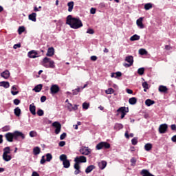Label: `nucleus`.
Wrapping results in <instances>:
<instances>
[{
	"label": "nucleus",
	"mask_w": 176,
	"mask_h": 176,
	"mask_svg": "<svg viewBox=\"0 0 176 176\" xmlns=\"http://www.w3.org/2000/svg\"><path fill=\"white\" fill-rule=\"evenodd\" d=\"M66 24L70 26L73 30H78L83 27V23L79 18H74L72 15H68L66 20Z\"/></svg>",
	"instance_id": "nucleus-1"
},
{
	"label": "nucleus",
	"mask_w": 176,
	"mask_h": 176,
	"mask_svg": "<svg viewBox=\"0 0 176 176\" xmlns=\"http://www.w3.org/2000/svg\"><path fill=\"white\" fill-rule=\"evenodd\" d=\"M5 137L8 142H13V140H16V141H17L19 137L22 138V140L25 138V135H23V132H20L19 131H16L14 133L9 132L5 135Z\"/></svg>",
	"instance_id": "nucleus-2"
},
{
	"label": "nucleus",
	"mask_w": 176,
	"mask_h": 176,
	"mask_svg": "<svg viewBox=\"0 0 176 176\" xmlns=\"http://www.w3.org/2000/svg\"><path fill=\"white\" fill-rule=\"evenodd\" d=\"M42 65L45 68H51L52 69H54V68H56V63H54V60L47 57H45L43 59Z\"/></svg>",
	"instance_id": "nucleus-3"
},
{
	"label": "nucleus",
	"mask_w": 176,
	"mask_h": 176,
	"mask_svg": "<svg viewBox=\"0 0 176 176\" xmlns=\"http://www.w3.org/2000/svg\"><path fill=\"white\" fill-rule=\"evenodd\" d=\"M3 151V160H4V162H10V160H12V155H10L12 150H10V147H5Z\"/></svg>",
	"instance_id": "nucleus-4"
},
{
	"label": "nucleus",
	"mask_w": 176,
	"mask_h": 176,
	"mask_svg": "<svg viewBox=\"0 0 176 176\" xmlns=\"http://www.w3.org/2000/svg\"><path fill=\"white\" fill-rule=\"evenodd\" d=\"M59 159L60 162H63V165L65 168H69V167H71V162L68 160L67 155H60Z\"/></svg>",
	"instance_id": "nucleus-5"
},
{
	"label": "nucleus",
	"mask_w": 176,
	"mask_h": 176,
	"mask_svg": "<svg viewBox=\"0 0 176 176\" xmlns=\"http://www.w3.org/2000/svg\"><path fill=\"white\" fill-rule=\"evenodd\" d=\"M96 148L98 151L101 149H109V148H111V144L106 142H101L96 145Z\"/></svg>",
	"instance_id": "nucleus-6"
},
{
	"label": "nucleus",
	"mask_w": 176,
	"mask_h": 176,
	"mask_svg": "<svg viewBox=\"0 0 176 176\" xmlns=\"http://www.w3.org/2000/svg\"><path fill=\"white\" fill-rule=\"evenodd\" d=\"M125 61H126V63H124V67H131V65H133V63H134V58L133 57V56H128L125 58Z\"/></svg>",
	"instance_id": "nucleus-7"
},
{
	"label": "nucleus",
	"mask_w": 176,
	"mask_h": 176,
	"mask_svg": "<svg viewBox=\"0 0 176 176\" xmlns=\"http://www.w3.org/2000/svg\"><path fill=\"white\" fill-rule=\"evenodd\" d=\"M52 126L55 129V134H60V132L61 131V124L56 121L52 123Z\"/></svg>",
	"instance_id": "nucleus-8"
},
{
	"label": "nucleus",
	"mask_w": 176,
	"mask_h": 176,
	"mask_svg": "<svg viewBox=\"0 0 176 176\" xmlns=\"http://www.w3.org/2000/svg\"><path fill=\"white\" fill-rule=\"evenodd\" d=\"M74 162L76 164L79 165L80 163H86L87 159L85 156H77L74 158Z\"/></svg>",
	"instance_id": "nucleus-9"
},
{
	"label": "nucleus",
	"mask_w": 176,
	"mask_h": 176,
	"mask_svg": "<svg viewBox=\"0 0 176 176\" xmlns=\"http://www.w3.org/2000/svg\"><path fill=\"white\" fill-rule=\"evenodd\" d=\"M28 56L29 58H36V57H39V53L38 51L32 50L28 53Z\"/></svg>",
	"instance_id": "nucleus-10"
},
{
	"label": "nucleus",
	"mask_w": 176,
	"mask_h": 176,
	"mask_svg": "<svg viewBox=\"0 0 176 176\" xmlns=\"http://www.w3.org/2000/svg\"><path fill=\"white\" fill-rule=\"evenodd\" d=\"M142 21H144V17H140L136 21V25L140 30H144V28H145V25Z\"/></svg>",
	"instance_id": "nucleus-11"
},
{
	"label": "nucleus",
	"mask_w": 176,
	"mask_h": 176,
	"mask_svg": "<svg viewBox=\"0 0 176 176\" xmlns=\"http://www.w3.org/2000/svg\"><path fill=\"white\" fill-rule=\"evenodd\" d=\"M51 94H57L60 91V87L57 85H52L50 88Z\"/></svg>",
	"instance_id": "nucleus-12"
},
{
	"label": "nucleus",
	"mask_w": 176,
	"mask_h": 176,
	"mask_svg": "<svg viewBox=\"0 0 176 176\" xmlns=\"http://www.w3.org/2000/svg\"><path fill=\"white\" fill-rule=\"evenodd\" d=\"M167 129H168L167 124H162L159 127V133L160 134H164L167 131Z\"/></svg>",
	"instance_id": "nucleus-13"
},
{
	"label": "nucleus",
	"mask_w": 176,
	"mask_h": 176,
	"mask_svg": "<svg viewBox=\"0 0 176 176\" xmlns=\"http://www.w3.org/2000/svg\"><path fill=\"white\" fill-rule=\"evenodd\" d=\"M80 153H81V155H90V149H89V147H82L80 149Z\"/></svg>",
	"instance_id": "nucleus-14"
},
{
	"label": "nucleus",
	"mask_w": 176,
	"mask_h": 176,
	"mask_svg": "<svg viewBox=\"0 0 176 176\" xmlns=\"http://www.w3.org/2000/svg\"><path fill=\"white\" fill-rule=\"evenodd\" d=\"M0 75L1 78H3V79H9V78H10V72H9V70H6L3 72L2 73H1Z\"/></svg>",
	"instance_id": "nucleus-15"
},
{
	"label": "nucleus",
	"mask_w": 176,
	"mask_h": 176,
	"mask_svg": "<svg viewBox=\"0 0 176 176\" xmlns=\"http://www.w3.org/2000/svg\"><path fill=\"white\" fill-rule=\"evenodd\" d=\"M29 109L32 115H36V107H35V104H34V103L30 104Z\"/></svg>",
	"instance_id": "nucleus-16"
},
{
	"label": "nucleus",
	"mask_w": 176,
	"mask_h": 176,
	"mask_svg": "<svg viewBox=\"0 0 176 176\" xmlns=\"http://www.w3.org/2000/svg\"><path fill=\"white\" fill-rule=\"evenodd\" d=\"M46 56L47 57H53L54 56V48L53 47L48 48Z\"/></svg>",
	"instance_id": "nucleus-17"
},
{
	"label": "nucleus",
	"mask_w": 176,
	"mask_h": 176,
	"mask_svg": "<svg viewBox=\"0 0 176 176\" xmlns=\"http://www.w3.org/2000/svg\"><path fill=\"white\" fill-rule=\"evenodd\" d=\"M74 168H75L74 174L75 175H78V174H80V165L78 164H74Z\"/></svg>",
	"instance_id": "nucleus-18"
},
{
	"label": "nucleus",
	"mask_w": 176,
	"mask_h": 176,
	"mask_svg": "<svg viewBox=\"0 0 176 176\" xmlns=\"http://www.w3.org/2000/svg\"><path fill=\"white\" fill-rule=\"evenodd\" d=\"M0 87H4V89H9V87H10V84L8 81H1L0 82Z\"/></svg>",
	"instance_id": "nucleus-19"
},
{
	"label": "nucleus",
	"mask_w": 176,
	"mask_h": 176,
	"mask_svg": "<svg viewBox=\"0 0 176 176\" xmlns=\"http://www.w3.org/2000/svg\"><path fill=\"white\" fill-rule=\"evenodd\" d=\"M117 112H120L121 113H125L126 114L129 113V108L128 107H120L118 110Z\"/></svg>",
	"instance_id": "nucleus-20"
},
{
	"label": "nucleus",
	"mask_w": 176,
	"mask_h": 176,
	"mask_svg": "<svg viewBox=\"0 0 176 176\" xmlns=\"http://www.w3.org/2000/svg\"><path fill=\"white\" fill-rule=\"evenodd\" d=\"M19 94V91H17V87L16 85H13L11 88V94L12 96H17Z\"/></svg>",
	"instance_id": "nucleus-21"
},
{
	"label": "nucleus",
	"mask_w": 176,
	"mask_h": 176,
	"mask_svg": "<svg viewBox=\"0 0 176 176\" xmlns=\"http://www.w3.org/2000/svg\"><path fill=\"white\" fill-rule=\"evenodd\" d=\"M96 168V166L94 165H90L85 169L86 174H89V173H91L94 169Z\"/></svg>",
	"instance_id": "nucleus-22"
},
{
	"label": "nucleus",
	"mask_w": 176,
	"mask_h": 176,
	"mask_svg": "<svg viewBox=\"0 0 176 176\" xmlns=\"http://www.w3.org/2000/svg\"><path fill=\"white\" fill-rule=\"evenodd\" d=\"M98 166L100 170H104L107 167V161H101L98 163Z\"/></svg>",
	"instance_id": "nucleus-23"
},
{
	"label": "nucleus",
	"mask_w": 176,
	"mask_h": 176,
	"mask_svg": "<svg viewBox=\"0 0 176 176\" xmlns=\"http://www.w3.org/2000/svg\"><path fill=\"white\" fill-rule=\"evenodd\" d=\"M29 20H31V21H36V13L33 12L29 15Z\"/></svg>",
	"instance_id": "nucleus-24"
},
{
	"label": "nucleus",
	"mask_w": 176,
	"mask_h": 176,
	"mask_svg": "<svg viewBox=\"0 0 176 176\" xmlns=\"http://www.w3.org/2000/svg\"><path fill=\"white\" fill-rule=\"evenodd\" d=\"M113 129L114 130L119 131V130H122V129H123V124L120 123H116L115 124Z\"/></svg>",
	"instance_id": "nucleus-25"
},
{
	"label": "nucleus",
	"mask_w": 176,
	"mask_h": 176,
	"mask_svg": "<svg viewBox=\"0 0 176 176\" xmlns=\"http://www.w3.org/2000/svg\"><path fill=\"white\" fill-rule=\"evenodd\" d=\"M41 153V148L38 146H36L33 148V154L35 155V156L39 155Z\"/></svg>",
	"instance_id": "nucleus-26"
},
{
	"label": "nucleus",
	"mask_w": 176,
	"mask_h": 176,
	"mask_svg": "<svg viewBox=\"0 0 176 176\" xmlns=\"http://www.w3.org/2000/svg\"><path fill=\"white\" fill-rule=\"evenodd\" d=\"M14 113L19 118L20 115H21V109H20V107L15 108L14 110Z\"/></svg>",
	"instance_id": "nucleus-27"
},
{
	"label": "nucleus",
	"mask_w": 176,
	"mask_h": 176,
	"mask_svg": "<svg viewBox=\"0 0 176 176\" xmlns=\"http://www.w3.org/2000/svg\"><path fill=\"white\" fill-rule=\"evenodd\" d=\"M140 36L138 34H134L130 38L131 42H134V41H140Z\"/></svg>",
	"instance_id": "nucleus-28"
},
{
	"label": "nucleus",
	"mask_w": 176,
	"mask_h": 176,
	"mask_svg": "<svg viewBox=\"0 0 176 176\" xmlns=\"http://www.w3.org/2000/svg\"><path fill=\"white\" fill-rule=\"evenodd\" d=\"M111 78H120L122 76V72H117L116 73H111Z\"/></svg>",
	"instance_id": "nucleus-29"
},
{
	"label": "nucleus",
	"mask_w": 176,
	"mask_h": 176,
	"mask_svg": "<svg viewBox=\"0 0 176 176\" xmlns=\"http://www.w3.org/2000/svg\"><path fill=\"white\" fill-rule=\"evenodd\" d=\"M74 1H70L67 3L68 12H72V10L74 9Z\"/></svg>",
	"instance_id": "nucleus-30"
},
{
	"label": "nucleus",
	"mask_w": 176,
	"mask_h": 176,
	"mask_svg": "<svg viewBox=\"0 0 176 176\" xmlns=\"http://www.w3.org/2000/svg\"><path fill=\"white\" fill-rule=\"evenodd\" d=\"M145 104L147 107H151V105H153V104H155V101L151 99H147L145 101Z\"/></svg>",
	"instance_id": "nucleus-31"
},
{
	"label": "nucleus",
	"mask_w": 176,
	"mask_h": 176,
	"mask_svg": "<svg viewBox=\"0 0 176 176\" xmlns=\"http://www.w3.org/2000/svg\"><path fill=\"white\" fill-rule=\"evenodd\" d=\"M144 149L147 152H149L152 149V144L151 143H147L144 145Z\"/></svg>",
	"instance_id": "nucleus-32"
},
{
	"label": "nucleus",
	"mask_w": 176,
	"mask_h": 176,
	"mask_svg": "<svg viewBox=\"0 0 176 176\" xmlns=\"http://www.w3.org/2000/svg\"><path fill=\"white\" fill-rule=\"evenodd\" d=\"M33 90L36 92V93H39V91H41L42 90V85H36Z\"/></svg>",
	"instance_id": "nucleus-33"
},
{
	"label": "nucleus",
	"mask_w": 176,
	"mask_h": 176,
	"mask_svg": "<svg viewBox=\"0 0 176 176\" xmlns=\"http://www.w3.org/2000/svg\"><path fill=\"white\" fill-rule=\"evenodd\" d=\"M129 104H131V105H134L135 104H137V98H131L129 100Z\"/></svg>",
	"instance_id": "nucleus-34"
},
{
	"label": "nucleus",
	"mask_w": 176,
	"mask_h": 176,
	"mask_svg": "<svg viewBox=\"0 0 176 176\" xmlns=\"http://www.w3.org/2000/svg\"><path fill=\"white\" fill-rule=\"evenodd\" d=\"M159 91H160L161 93H166V91H167V87L161 85L159 87Z\"/></svg>",
	"instance_id": "nucleus-35"
},
{
	"label": "nucleus",
	"mask_w": 176,
	"mask_h": 176,
	"mask_svg": "<svg viewBox=\"0 0 176 176\" xmlns=\"http://www.w3.org/2000/svg\"><path fill=\"white\" fill-rule=\"evenodd\" d=\"M153 6L151 3H146L144 5V9H145V10H149L150 9H152Z\"/></svg>",
	"instance_id": "nucleus-36"
},
{
	"label": "nucleus",
	"mask_w": 176,
	"mask_h": 176,
	"mask_svg": "<svg viewBox=\"0 0 176 176\" xmlns=\"http://www.w3.org/2000/svg\"><path fill=\"white\" fill-rule=\"evenodd\" d=\"M142 87L144 88V91H146L149 89V85L146 82H142Z\"/></svg>",
	"instance_id": "nucleus-37"
},
{
	"label": "nucleus",
	"mask_w": 176,
	"mask_h": 176,
	"mask_svg": "<svg viewBox=\"0 0 176 176\" xmlns=\"http://www.w3.org/2000/svg\"><path fill=\"white\" fill-rule=\"evenodd\" d=\"M106 94H113L115 93V90L113 88H109L105 91Z\"/></svg>",
	"instance_id": "nucleus-38"
},
{
	"label": "nucleus",
	"mask_w": 176,
	"mask_h": 176,
	"mask_svg": "<svg viewBox=\"0 0 176 176\" xmlns=\"http://www.w3.org/2000/svg\"><path fill=\"white\" fill-rule=\"evenodd\" d=\"M139 54L141 56H144L145 54H148V52L145 49H140L139 50Z\"/></svg>",
	"instance_id": "nucleus-39"
},
{
	"label": "nucleus",
	"mask_w": 176,
	"mask_h": 176,
	"mask_svg": "<svg viewBox=\"0 0 176 176\" xmlns=\"http://www.w3.org/2000/svg\"><path fill=\"white\" fill-rule=\"evenodd\" d=\"M24 31H25V28H24L23 26H20L18 29V32L19 35H21V34H23Z\"/></svg>",
	"instance_id": "nucleus-40"
},
{
	"label": "nucleus",
	"mask_w": 176,
	"mask_h": 176,
	"mask_svg": "<svg viewBox=\"0 0 176 176\" xmlns=\"http://www.w3.org/2000/svg\"><path fill=\"white\" fill-rule=\"evenodd\" d=\"M53 159V156L52 154L47 153L46 154V162H50Z\"/></svg>",
	"instance_id": "nucleus-41"
},
{
	"label": "nucleus",
	"mask_w": 176,
	"mask_h": 176,
	"mask_svg": "<svg viewBox=\"0 0 176 176\" xmlns=\"http://www.w3.org/2000/svg\"><path fill=\"white\" fill-rule=\"evenodd\" d=\"M144 72H145V69L144 67L138 69V74L139 75H144Z\"/></svg>",
	"instance_id": "nucleus-42"
},
{
	"label": "nucleus",
	"mask_w": 176,
	"mask_h": 176,
	"mask_svg": "<svg viewBox=\"0 0 176 176\" xmlns=\"http://www.w3.org/2000/svg\"><path fill=\"white\" fill-rule=\"evenodd\" d=\"M30 137L34 138L38 135V133L35 131H31L29 133Z\"/></svg>",
	"instance_id": "nucleus-43"
},
{
	"label": "nucleus",
	"mask_w": 176,
	"mask_h": 176,
	"mask_svg": "<svg viewBox=\"0 0 176 176\" xmlns=\"http://www.w3.org/2000/svg\"><path fill=\"white\" fill-rule=\"evenodd\" d=\"M90 107V104L88 102H85L82 104V108L83 109H89V107Z\"/></svg>",
	"instance_id": "nucleus-44"
},
{
	"label": "nucleus",
	"mask_w": 176,
	"mask_h": 176,
	"mask_svg": "<svg viewBox=\"0 0 176 176\" xmlns=\"http://www.w3.org/2000/svg\"><path fill=\"white\" fill-rule=\"evenodd\" d=\"M80 91H82L80 90V87H78V88H77V89L73 90V94H74V96H76V95L78 94V93H79V92H80Z\"/></svg>",
	"instance_id": "nucleus-45"
},
{
	"label": "nucleus",
	"mask_w": 176,
	"mask_h": 176,
	"mask_svg": "<svg viewBox=\"0 0 176 176\" xmlns=\"http://www.w3.org/2000/svg\"><path fill=\"white\" fill-rule=\"evenodd\" d=\"M132 145H137L138 144V139L137 138H134L131 140Z\"/></svg>",
	"instance_id": "nucleus-46"
},
{
	"label": "nucleus",
	"mask_w": 176,
	"mask_h": 176,
	"mask_svg": "<svg viewBox=\"0 0 176 176\" xmlns=\"http://www.w3.org/2000/svg\"><path fill=\"white\" fill-rule=\"evenodd\" d=\"M67 109H69V111L71 112L72 111H74V106H72V104L71 103H68L67 104Z\"/></svg>",
	"instance_id": "nucleus-47"
},
{
	"label": "nucleus",
	"mask_w": 176,
	"mask_h": 176,
	"mask_svg": "<svg viewBox=\"0 0 176 176\" xmlns=\"http://www.w3.org/2000/svg\"><path fill=\"white\" fill-rule=\"evenodd\" d=\"M10 130V126H6L2 128V131H9Z\"/></svg>",
	"instance_id": "nucleus-48"
},
{
	"label": "nucleus",
	"mask_w": 176,
	"mask_h": 176,
	"mask_svg": "<svg viewBox=\"0 0 176 176\" xmlns=\"http://www.w3.org/2000/svg\"><path fill=\"white\" fill-rule=\"evenodd\" d=\"M131 166H135V163H137V160H135V158L134 157L131 158Z\"/></svg>",
	"instance_id": "nucleus-49"
},
{
	"label": "nucleus",
	"mask_w": 176,
	"mask_h": 176,
	"mask_svg": "<svg viewBox=\"0 0 176 176\" xmlns=\"http://www.w3.org/2000/svg\"><path fill=\"white\" fill-rule=\"evenodd\" d=\"M43 113H44L43 110H42V109H39L37 111V115L38 116H43Z\"/></svg>",
	"instance_id": "nucleus-50"
},
{
	"label": "nucleus",
	"mask_w": 176,
	"mask_h": 176,
	"mask_svg": "<svg viewBox=\"0 0 176 176\" xmlns=\"http://www.w3.org/2000/svg\"><path fill=\"white\" fill-rule=\"evenodd\" d=\"M87 34H90L91 35H93L94 34V30L93 29H87Z\"/></svg>",
	"instance_id": "nucleus-51"
},
{
	"label": "nucleus",
	"mask_w": 176,
	"mask_h": 176,
	"mask_svg": "<svg viewBox=\"0 0 176 176\" xmlns=\"http://www.w3.org/2000/svg\"><path fill=\"white\" fill-rule=\"evenodd\" d=\"M41 164H45L46 163V160H45V155H43L40 161Z\"/></svg>",
	"instance_id": "nucleus-52"
},
{
	"label": "nucleus",
	"mask_w": 176,
	"mask_h": 176,
	"mask_svg": "<svg viewBox=\"0 0 176 176\" xmlns=\"http://www.w3.org/2000/svg\"><path fill=\"white\" fill-rule=\"evenodd\" d=\"M173 50V47H171L168 45H165V50L170 51V50Z\"/></svg>",
	"instance_id": "nucleus-53"
},
{
	"label": "nucleus",
	"mask_w": 176,
	"mask_h": 176,
	"mask_svg": "<svg viewBox=\"0 0 176 176\" xmlns=\"http://www.w3.org/2000/svg\"><path fill=\"white\" fill-rule=\"evenodd\" d=\"M65 137H67V133H63V134L60 135V140H65Z\"/></svg>",
	"instance_id": "nucleus-54"
},
{
	"label": "nucleus",
	"mask_w": 176,
	"mask_h": 176,
	"mask_svg": "<svg viewBox=\"0 0 176 176\" xmlns=\"http://www.w3.org/2000/svg\"><path fill=\"white\" fill-rule=\"evenodd\" d=\"M13 47H14V49H19V47H21V44H20V43L14 44Z\"/></svg>",
	"instance_id": "nucleus-55"
},
{
	"label": "nucleus",
	"mask_w": 176,
	"mask_h": 176,
	"mask_svg": "<svg viewBox=\"0 0 176 176\" xmlns=\"http://www.w3.org/2000/svg\"><path fill=\"white\" fill-rule=\"evenodd\" d=\"M14 105H19V104H20V100L14 99Z\"/></svg>",
	"instance_id": "nucleus-56"
},
{
	"label": "nucleus",
	"mask_w": 176,
	"mask_h": 176,
	"mask_svg": "<svg viewBox=\"0 0 176 176\" xmlns=\"http://www.w3.org/2000/svg\"><path fill=\"white\" fill-rule=\"evenodd\" d=\"M90 13L91 14H96V8H91Z\"/></svg>",
	"instance_id": "nucleus-57"
},
{
	"label": "nucleus",
	"mask_w": 176,
	"mask_h": 176,
	"mask_svg": "<svg viewBox=\"0 0 176 176\" xmlns=\"http://www.w3.org/2000/svg\"><path fill=\"white\" fill-rule=\"evenodd\" d=\"M91 61H97V56H91Z\"/></svg>",
	"instance_id": "nucleus-58"
},
{
	"label": "nucleus",
	"mask_w": 176,
	"mask_h": 176,
	"mask_svg": "<svg viewBox=\"0 0 176 176\" xmlns=\"http://www.w3.org/2000/svg\"><path fill=\"white\" fill-rule=\"evenodd\" d=\"M65 145V141H61L59 142V146H64Z\"/></svg>",
	"instance_id": "nucleus-59"
},
{
	"label": "nucleus",
	"mask_w": 176,
	"mask_h": 176,
	"mask_svg": "<svg viewBox=\"0 0 176 176\" xmlns=\"http://www.w3.org/2000/svg\"><path fill=\"white\" fill-rule=\"evenodd\" d=\"M41 101L42 102H45V101H46V96H41Z\"/></svg>",
	"instance_id": "nucleus-60"
},
{
	"label": "nucleus",
	"mask_w": 176,
	"mask_h": 176,
	"mask_svg": "<svg viewBox=\"0 0 176 176\" xmlns=\"http://www.w3.org/2000/svg\"><path fill=\"white\" fill-rule=\"evenodd\" d=\"M126 93H128V94H133V90L126 89Z\"/></svg>",
	"instance_id": "nucleus-61"
},
{
	"label": "nucleus",
	"mask_w": 176,
	"mask_h": 176,
	"mask_svg": "<svg viewBox=\"0 0 176 176\" xmlns=\"http://www.w3.org/2000/svg\"><path fill=\"white\" fill-rule=\"evenodd\" d=\"M171 140L173 142H176V135L172 137Z\"/></svg>",
	"instance_id": "nucleus-62"
},
{
	"label": "nucleus",
	"mask_w": 176,
	"mask_h": 176,
	"mask_svg": "<svg viewBox=\"0 0 176 176\" xmlns=\"http://www.w3.org/2000/svg\"><path fill=\"white\" fill-rule=\"evenodd\" d=\"M32 176H39V174L36 172H33Z\"/></svg>",
	"instance_id": "nucleus-63"
},
{
	"label": "nucleus",
	"mask_w": 176,
	"mask_h": 176,
	"mask_svg": "<svg viewBox=\"0 0 176 176\" xmlns=\"http://www.w3.org/2000/svg\"><path fill=\"white\" fill-rule=\"evenodd\" d=\"M125 137H126V138H130V135H129V132H126L125 133Z\"/></svg>",
	"instance_id": "nucleus-64"
}]
</instances>
